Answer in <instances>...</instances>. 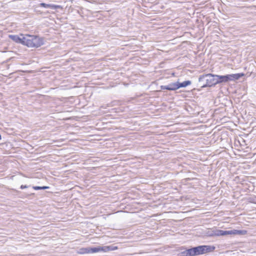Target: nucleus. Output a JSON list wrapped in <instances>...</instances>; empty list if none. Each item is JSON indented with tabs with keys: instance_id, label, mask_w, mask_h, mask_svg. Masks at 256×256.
Here are the masks:
<instances>
[{
	"instance_id": "a211bd4d",
	"label": "nucleus",
	"mask_w": 256,
	"mask_h": 256,
	"mask_svg": "<svg viewBox=\"0 0 256 256\" xmlns=\"http://www.w3.org/2000/svg\"><path fill=\"white\" fill-rule=\"evenodd\" d=\"M12 190L16 192H18V191L15 189H12Z\"/></svg>"
},
{
	"instance_id": "7ed1b4c3",
	"label": "nucleus",
	"mask_w": 256,
	"mask_h": 256,
	"mask_svg": "<svg viewBox=\"0 0 256 256\" xmlns=\"http://www.w3.org/2000/svg\"><path fill=\"white\" fill-rule=\"evenodd\" d=\"M44 44L42 38L38 36L30 34L24 35L23 45L29 48H38Z\"/></svg>"
},
{
	"instance_id": "39448f33",
	"label": "nucleus",
	"mask_w": 256,
	"mask_h": 256,
	"mask_svg": "<svg viewBox=\"0 0 256 256\" xmlns=\"http://www.w3.org/2000/svg\"><path fill=\"white\" fill-rule=\"evenodd\" d=\"M206 235L208 236L213 237L216 236H226L225 230L218 229H213L207 232Z\"/></svg>"
},
{
	"instance_id": "f257e3e1",
	"label": "nucleus",
	"mask_w": 256,
	"mask_h": 256,
	"mask_svg": "<svg viewBox=\"0 0 256 256\" xmlns=\"http://www.w3.org/2000/svg\"><path fill=\"white\" fill-rule=\"evenodd\" d=\"M118 247L114 244L105 246L81 248L78 250L77 253L80 254H94L100 252H108L117 250Z\"/></svg>"
},
{
	"instance_id": "9d476101",
	"label": "nucleus",
	"mask_w": 256,
	"mask_h": 256,
	"mask_svg": "<svg viewBox=\"0 0 256 256\" xmlns=\"http://www.w3.org/2000/svg\"><path fill=\"white\" fill-rule=\"evenodd\" d=\"M10 38L16 42L23 44L24 34H20V36L18 35H10Z\"/></svg>"
},
{
	"instance_id": "2eb2a0df",
	"label": "nucleus",
	"mask_w": 256,
	"mask_h": 256,
	"mask_svg": "<svg viewBox=\"0 0 256 256\" xmlns=\"http://www.w3.org/2000/svg\"><path fill=\"white\" fill-rule=\"evenodd\" d=\"M30 186H27V185H21L20 186V188L22 189V190H23V189H24V188H28Z\"/></svg>"
},
{
	"instance_id": "f3484780",
	"label": "nucleus",
	"mask_w": 256,
	"mask_h": 256,
	"mask_svg": "<svg viewBox=\"0 0 256 256\" xmlns=\"http://www.w3.org/2000/svg\"><path fill=\"white\" fill-rule=\"evenodd\" d=\"M34 193H30V194H28V196H34Z\"/></svg>"
},
{
	"instance_id": "423d86ee",
	"label": "nucleus",
	"mask_w": 256,
	"mask_h": 256,
	"mask_svg": "<svg viewBox=\"0 0 256 256\" xmlns=\"http://www.w3.org/2000/svg\"><path fill=\"white\" fill-rule=\"evenodd\" d=\"M176 252L177 256H192L190 248H186L184 246H181Z\"/></svg>"
},
{
	"instance_id": "dca6fc26",
	"label": "nucleus",
	"mask_w": 256,
	"mask_h": 256,
	"mask_svg": "<svg viewBox=\"0 0 256 256\" xmlns=\"http://www.w3.org/2000/svg\"><path fill=\"white\" fill-rule=\"evenodd\" d=\"M117 85L116 84H114V82H112V84H110V88H113V87H114V86H116Z\"/></svg>"
},
{
	"instance_id": "ddd939ff",
	"label": "nucleus",
	"mask_w": 256,
	"mask_h": 256,
	"mask_svg": "<svg viewBox=\"0 0 256 256\" xmlns=\"http://www.w3.org/2000/svg\"><path fill=\"white\" fill-rule=\"evenodd\" d=\"M32 188L36 190H38L49 189L50 188L48 186H32Z\"/></svg>"
},
{
	"instance_id": "6e6552de",
	"label": "nucleus",
	"mask_w": 256,
	"mask_h": 256,
	"mask_svg": "<svg viewBox=\"0 0 256 256\" xmlns=\"http://www.w3.org/2000/svg\"><path fill=\"white\" fill-rule=\"evenodd\" d=\"M216 246L211 245H201V255L214 252Z\"/></svg>"
},
{
	"instance_id": "f8f14e48",
	"label": "nucleus",
	"mask_w": 256,
	"mask_h": 256,
	"mask_svg": "<svg viewBox=\"0 0 256 256\" xmlns=\"http://www.w3.org/2000/svg\"><path fill=\"white\" fill-rule=\"evenodd\" d=\"M40 5L42 7H44L45 8H50L52 10H56L60 7V6H58V5H54V4H47L44 3V2L40 3Z\"/></svg>"
},
{
	"instance_id": "4468645a",
	"label": "nucleus",
	"mask_w": 256,
	"mask_h": 256,
	"mask_svg": "<svg viewBox=\"0 0 256 256\" xmlns=\"http://www.w3.org/2000/svg\"><path fill=\"white\" fill-rule=\"evenodd\" d=\"M118 86H120V87H122L123 86H128L129 85L128 83H126V82H119V83H118Z\"/></svg>"
},
{
	"instance_id": "0eeeda50",
	"label": "nucleus",
	"mask_w": 256,
	"mask_h": 256,
	"mask_svg": "<svg viewBox=\"0 0 256 256\" xmlns=\"http://www.w3.org/2000/svg\"><path fill=\"white\" fill-rule=\"evenodd\" d=\"M247 230H225L226 236V235H244L247 234Z\"/></svg>"
},
{
	"instance_id": "1a4fd4ad",
	"label": "nucleus",
	"mask_w": 256,
	"mask_h": 256,
	"mask_svg": "<svg viewBox=\"0 0 256 256\" xmlns=\"http://www.w3.org/2000/svg\"><path fill=\"white\" fill-rule=\"evenodd\" d=\"M224 81H206V84H203L200 87L202 88H208L210 90L212 87L215 86L216 84H220Z\"/></svg>"
},
{
	"instance_id": "20e7f679",
	"label": "nucleus",
	"mask_w": 256,
	"mask_h": 256,
	"mask_svg": "<svg viewBox=\"0 0 256 256\" xmlns=\"http://www.w3.org/2000/svg\"><path fill=\"white\" fill-rule=\"evenodd\" d=\"M192 81H183V82H180L176 81L174 82H170L167 85L160 86V90H168L170 91L176 90L180 88H186L191 84Z\"/></svg>"
},
{
	"instance_id": "6ab92c4d",
	"label": "nucleus",
	"mask_w": 256,
	"mask_h": 256,
	"mask_svg": "<svg viewBox=\"0 0 256 256\" xmlns=\"http://www.w3.org/2000/svg\"><path fill=\"white\" fill-rule=\"evenodd\" d=\"M2 140V136H1V134H0V140Z\"/></svg>"
},
{
	"instance_id": "f03ea898",
	"label": "nucleus",
	"mask_w": 256,
	"mask_h": 256,
	"mask_svg": "<svg viewBox=\"0 0 256 256\" xmlns=\"http://www.w3.org/2000/svg\"><path fill=\"white\" fill-rule=\"evenodd\" d=\"M244 76L243 73H238L225 76L214 75L211 74H204L200 76L198 80H237Z\"/></svg>"
},
{
	"instance_id": "9b49d317",
	"label": "nucleus",
	"mask_w": 256,
	"mask_h": 256,
	"mask_svg": "<svg viewBox=\"0 0 256 256\" xmlns=\"http://www.w3.org/2000/svg\"><path fill=\"white\" fill-rule=\"evenodd\" d=\"M192 256H198L201 255V245L190 248Z\"/></svg>"
}]
</instances>
